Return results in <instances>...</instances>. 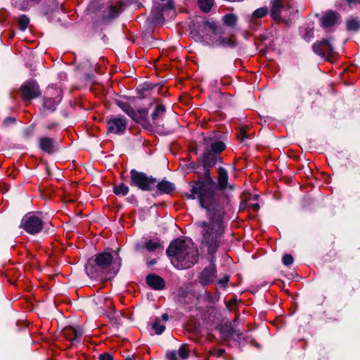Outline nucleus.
Segmentation results:
<instances>
[{
    "label": "nucleus",
    "instance_id": "1",
    "mask_svg": "<svg viewBox=\"0 0 360 360\" xmlns=\"http://www.w3.org/2000/svg\"><path fill=\"white\" fill-rule=\"evenodd\" d=\"M205 167V182H195L191 187V193L184 196L188 199H196L202 208L206 212L207 221L199 224L202 229V245L207 248L209 254L215 253L219 248L224 233V204L215 193V184L210 176L209 170Z\"/></svg>",
    "mask_w": 360,
    "mask_h": 360
},
{
    "label": "nucleus",
    "instance_id": "2",
    "mask_svg": "<svg viewBox=\"0 0 360 360\" xmlns=\"http://www.w3.org/2000/svg\"><path fill=\"white\" fill-rule=\"evenodd\" d=\"M167 253L178 269H188L197 262L198 250L191 240H176L169 246Z\"/></svg>",
    "mask_w": 360,
    "mask_h": 360
},
{
    "label": "nucleus",
    "instance_id": "3",
    "mask_svg": "<svg viewBox=\"0 0 360 360\" xmlns=\"http://www.w3.org/2000/svg\"><path fill=\"white\" fill-rule=\"evenodd\" d=\"M155 179L135 169L131 171V184L143 191L150 190L155 184Z\"/></svg>",
    "mask_w": 360,
    "mask_h": 360
},
{
    "label": "nucleus",
    "instance_id": "4",
    "mask_svg": "<svg viewBox=\"0 0 360 360\" xmlns=\"http://www.w3.org/2000/svg\"><path fill=\"white\" fill-rule=\"evenodd\" d=\"M43 226L41 219L33 214H28L22 219L20 227L30 234L39 233Z\"/></svg>",
    "mask_w": 360,
    "mask_h": 360
},
{
    "label": "nucleus",
    "instance_id": "5",
    "mask_svg": "<svg viewBox=\"0 0 360 360\" xmlns=\"http://www.w3.org/2000/svg\"><path fill=\"white\" fill-rule=\"evenodd\" d=\"M20 92L24 100L34 99L40 95L39 86L34 81H28L22 85Z\"/></svg>",
    "mask_w": 360,
    "mask_h": 360
},
{
    "label": "nucleus",
    "instance_id": "6",
    "mask_svg": "<svg viewBox=\"0 0 360 360\" xmlns=\"http://www.w3.org/2000/svg\"><path fill=\"white\" fill-rule=\"evenodd\" d=\"M116 103L125 113H127L132 120L136 122H141L145 120L148 115V111L146 109L134 111L126 102L117 101Z\"/></svg>",
    "mask_w": 360,
    "mask_h": 360
},
{
    "label": "nucleus",
    "instance_id": "7",
    "mask_svg": "<svg viewBox=\"0 0 360 360\" xmlns=\"http://www.w3.org/2000/svg\"><path fill=\"white\" fill-rule=\"evenodd\" d=\"M271 11L270 15L271 18L277 21H284L285 19L286 15L284 13L286 10L285 9L284 5L281 0H271Z\"/></svg>",
    "mask_w": 360,
    "mask_h": 360
},
{
    "label": "nucleus",
    "instance_id": "8",
    "mask_svg": "<svg viewBox=\"0 0 360 360\" xmlns=\"http://www.w3.org/2000/svg\"><path fill=\"white\" fill-rule=\"evenodd\" d=\"M218 173L217 185L215 188L222 191H233L234 189V185L228 182L229 176L226 170L222 167H219Z\"/></svg>",
    "mask_w": 360,
    "mask_h": 360
},
{
    "label": "nucleus",
    "instance_id": "9",
    "mask_svg": "<svg viewBox=\"0 0 360 360\" xmlns=\"http://www.w3.org/2000/svg\"><path fill=\"white\" fill-rule=\"evenodd\" d=\"M107 127L108 131L117 134H121L127 128V122L124 118L114 117L108 120Z\"/></svg>",
    "mask_w": 360,
    "mask_h": 360
},
{
    "label": "nucleus",
    "instance_id": "10",
    "mask_svg": "<svg viewBox=\"0 0 360 360\" xmlns=\"http://www.w3.org/2000/svg\"><path fill=\"white\" fill-rule=\"evenodd\" d=\"M314 51L322 56L328 55L333 53V48L328 40H322L316 42L313 46Z\"/></svg>",
    "mask_w": 360,
    "mask_h": 360
},
{
    "label": "nucleus",
    "instance_id": "11",
    "mask_svg": "<svg viewBox=\"0 0 360 360\" xmlns=\"http://www.w3.org/2000/svg\"><path fill=\"white\" fill-rule=\"evenodd\" d=\"M215 266L210 264L209 266L206 267L201 273V282L207 285L214 281L215 279Z\"/></svg>",
    "mask_w": 360,
    "mask_h": 360
},
{
    "label": "nucleus",
    "instance_id": "12",
    "mask_svg": "<svg viewBox=\"0 0 360 360\" xmlns=\"http://www.w3.org/2000/svg\"><path fill=\"white\" fill-rule=\"evenodd\" d=\"M146 281L148 285L155 290H161L165 286V282L163 279L157 275H148L147 276Z\"/></svg>",
    "mask_w": 360,
    "mask_h": 360
},
{
    "label": "nucleus",
    "instance_id": "13",
    "mask_svg": "<svg viewBox=\"0 0 360 360\" xmlns=\"http://www.w3.org/2000/svg\"><path fill=\"white\" fill-rule=\"evenodd\" d=\"M112 257L110 253L103 252L96 255V264L101 268H105L112 262Z\"/></svg>",
    "mask_w": 360,
    "mask_h": 360
},
{
    "label": "nucleus",
    "instance_id": "14",
    "mask_svg": "<svg viewBox=\"0 0 360 360\" xmlns=\"http://www.w3.org/2000/svg\"><path fill=\"white\" fill-rule=\"evenodd\" d=\"M202 159L205 167H211L216 164L217 158L210 150L207 149L202 155Z\"/></svg>",
    "mask_w": 360,
    "mask_h": 360
},
{
    "label": "nucleus",
    "instance_id": "15",
    "mask_svg": "<svg viewBox=\"0 0 360 360\" xmlns=\"http://www.w3.org/2000/svg\"><path fill=\"white\" fill-rule=\"evenodd\" d=\"M338 20V15L333 11H329L323 17L322 25L324 27H331Z\"/></svg>",
    "mask_w": 360,
    "mask_h": 360
},
{
    "label": "nucleus",
    "instance_id": "16",
    "mask_svg": "<svg viewBox=\"0 0 360 360\" xmlns=\"http://www.w3.org/2000/svg\"><path fill=\"white\" fill-rule=\"evenodd\" d=\"M39 147L44 151L51 153L53 150V141L51 138L44 137L39 140Z\"/></svg>",
    "mask_w": 360,
    "mask_h": 360
},
{
    "label": "nucleus",
    "instance_id": "17",
    "mask_svg": "<svg viewBox=\"0 0 360 360\" xmlns=\"http://www.w3.org/2000/svg\"><path fill=\"white\" fill-rule=\"evenodd\" d=\"M158 188L162 193H169L174 190L175 187L174 184L168 181L163 180L158 184Z\"/></svg>",
    "mask_w": 360,
    "mask_h": 360
},
{
    "label": "nucleus",
    "instance_id": "18",
    "mask_svg": "<svg viewBox=\"0 0 360 360\" xmlns=\"http://www.w3.org/2000/svg\"><path fill=\"white\" fill-rule=\"evenodd\" d=\"M122 6V4L121 2H117L116 5L110 6L106 17L111 18L117 16L121 11Z\"/></svg>",
    "mask_w": 360,
    "mask_h": 360
},
{
    "label": "nucleus",
    "instance_id": "19",
    "mask_svg": "<svg viewBox=\"0 0 360 360\" xmlns=\"http://www.w3.org/2000/svg\"><path fill=\"white\" fill-rule=\"evenodd\" d=\"M238 18L235 14L229 13L223 17V22L227 26L233 27L236 24Z\"/></svg>",
    "mask_w": 360,
    "mask_h": 360
},
{
    "label": "nucleus",
    "instance_id": "20",
    "mask_svg": "<svg viewBox=\"0 0 360 360\" xmlns=\"http://www.w3.org/2000/svg\"><path fill=\"white\" fill-rule=\"evenodd\" d=\"M129 187L124 184L115 186L113 188V192L116 195H126L129 193Z\"/></svg>",
    "mask_w": 360,
    "mask_h": 360
},
{
    "label": "nucleus",
    "instance_id": "21",
    "mask_svg": "<svg viewBox=\"0 0 360 360\" xmlns=\"http://www.w3.org/2000/svg\"><path fill=\"white\" fill-rule=\"evenodd\" d=\"M198 4L201 10L208 12L214 4V0H198Z\"/></svg>",
    "mask_w": 360,
    "mask_h": 360
},
{
    "label": "nucleus",
    "instance_id": "22",
    "mask_svg": "<svg viewBox=\"0 0 360 360\" xmlns=\"http://www.w3.org/2000/svg\"><path fill=\"white\" fill-rule=\"evenodd\" d=\"M165 108L162 105H157L155 110L152 114V119L153 121L157 120L165 113Z\"/></svg>",
    "mask_w": 360,
    "mask_h": 360
},
{
    "label": "nucleus",
    "instance_id": "23",
    "mask_svg": "<svg viewBox=\"0 0 360 360\" xmlns=\"http://www.w3.org/2000/svg\"><path fill=\"white\" fill-rule=\"evenodd\" d=\"M224 148L225 145L221 141H216L211 145V149L215 153H221L224 150Z\"/></svg>",
    "mask_w": 360,
    "mask_h": 360
},
{
    "label": "nucleus",
    "instance_id": "24",
    "mask_svg": "<svg viewBox=\"0 0 360 360\" xmlns=\"http://www.w3.org/2000/svg\"><path fill=\"white\" fill-rule=\"evenodd\" d=\"M153 328L155 330V333L158 335H160L165 330V326L160 324V321L157 319L153 324Z\"/></svg>",
    "mask_w": 360,
    "mask_h": 360
},
{
    "label": "nucleus",
    "instance_id": "25",
    "mask_svg": "<svg viewBox=\"0 0 360 360\" xmlns=\"http://www.w3.org/2000/svg\"><path fill=\"white\" fill-rule=\"evenodd\" d=\"M268 12V9L266 7L257 8L252 13V17L255 18H259L265 16Z\"/></svg>",
    "mask_w": 360,
    "mask_h": 360
},
{
    "label": "nucleus",
    "instance_id": "26",
    "mask_svg": "<svg viewBox=\"0 0 360 360\" xmlns=\"http://www.w3.org/2000/svg\"><path fill=\"white\" fill-rule=\"evenodd\" d=\"M160 246V244L158 241L149 240L146 243V248L150 252L154 251L155 250L158 249Z\"/></svg>",
    "mask_w": 360,
    "mask_h": 360
},
{
    "label": "nucleus",
    "instance_id": "27",
    "mask_svg": "<svg viewBox=\"0 0 360 360\" xmlns=\"http://www.w3.org/2000/svg\"><path fill=\"white\" fill-rule=\"evenodd\" d=\"M178 354L181 359H186L189 355V352L186 346L182 345L178 351Z\"/></svg>",
    "mask_w": 360,
    "mask_h": 360
},
{
    "label": "nucleus",
    "instance_id": "28",
    "mask_svg": "<svg viewBox=\"0 0 360 360\" xmlns=\"http://www.w3.org/2000/svg\"><path fill=\"white\" fill-rule=\"evenodd\" d=\"M29 18L26 15H22L19 18V25L21 30H25L28 24H29Z\"/></svg>",
    "mask_w": 360,
    "mask_h": 360
},
{
    "label": "nucleus",
    "instance_id": "29",
    "mask_svg": "<svg viewBox=\"0 0 360 360\" xmlns=\"http://www.w3.org/2000/svg\"><path fill=\"white\" fill-rule=\"evenodd\" d=\"M359 22L356 20H349L347 21V29L349 30H356L359 27Z\"/></svg>",
    "mask_w": 360,
    "mask_h": 360
},
{
    "label": "nucleus",
    "instance_id": "30",
    "mask_svg": "<svg viewBox=\"0 0 360 360\" xmlns=\"http://www.w3.org/2000/svg\"><path fill=\"white\" fill-rule=\"evenodd\" d=\"M282 261L285 265H290L293 262V257L290 255H285L283 257Z\"/></svg>",
    "mask_w": 360,
    "mask_h": 360
},
{
    "label": "nucleus",
    "instance_id": "31",
    "mask_svg": "<svg viewBox=\"0 0 360 360\" xmlns=\"http://www.w3.org/2000/svg\"><path fill=\"white\" fill-rule=\"evenodd\" d=\"M167 358L168 360H178L177 354L175 351L168 352L167 354Z\"/></svg>",
    "mask_w": 360,
    "mask_h": 360
},
{
    "label": "nucleus",
    "instance_id": "32",
    "mask_svg": "<svg viewBox=\"0 0 360 360\" xmlns=\"http://www.w3.org/2000/svg\"><path fill=\"white\" fill-rule=\"evenodd\" d=\"M248 135L246 134V131L245 129H241L240 133L238 134V139L243 141L245 139L248 138Z\"/></svg>",
    "mask_w": 360,
    "mask_h": 360
},
{
    "label": "nucleus",
    "instance_id": "33",
    "mask_svg": "<svg viewBox=\"0 0 360 360\" xmlns=\"http://www.w3.org/2000/svg\"><path fill=\"white\" fill-rule=\"evenodd\" d=\"M68 330H69V329H67V331ZM70 330H71L75 334V338L81 337L82 335V331L80 329H76L74 328H70Z\"/></svg>",
    "mask_w": 360,
    "mask_h": 360
},
{
    "label": "nucleus",
    "instance_id": "34",
    "mask_svg": "<svg viewBox=\"0 0 360 360\" xmlns=\"http://www.w3.org/2000/svg\"><path fill=\"white\" fill-rule=\"evenodd\" d=\"M52 103V100L51 98H47L44 101V105L49 108V109H54L55 108V105H56V103H53V105L51 104Z\"/></svg>",
    "mask_w": 360,
    "mask_h": 360
},
{
    "label": "nucleus",
    "instance_id": "35",
    "mask_svg": "<svg viewBox=\"0 0 360 360\" xmlns=\"http://www.w3.org/2000/svg\"><path fill=\"white\" fill-rule=\"evenodd\" d=\"M99 360H113V358L109 354H103L100 355Z\"/></svg>",
    "mask_w": 360,
    "mask_h": 360
},
{
    "label": "nucleus",
    "instance_id": "36",
    "mask_svg": "<svg viewBox=\"0 0 360 360\" xmlns=\"http://www.w3.org/2000/svg\"><path fill=\"white\" fill-rule=\"evenodd\" d=\"M207 25L213 31V32L216 33L217 32L218 26L217 25L216 23L209 22L207 23Z\"/></svg>",
    "mask_w": 360,
    "mask_h": 360
},
{
    "label": "nucleus",
    "instance_id": "37",
    "mask_svg": "<svg viewBox=\"0 0 360 360\" xmlns=\"http://www.w3.org/2000/svg\"><path fill=\"white\" fill-rule=\"evenodd\" d=\"M248 207L257 211L259 209V205L258 203H250Z\"/></svg>",
    "mask_w": 360,
    "mask_h": 360
},
{
    "label": "nucleus",
    "instance_id": "38",
    "mask_svg": "<svg viewBox=\"0 0 360 360\" xmlns=\"http://www.w3.org/2000/svg\"><path fill=\"white\" fill-rule=\"evenodd\" d=\"M229 280V276H224L223 278L219 280V283L221 284V285H224L226 284Z\"/></svg>",
    "mask_w": 360,
    "mask_h": 360
},
{
    "label": "nucleus",
    "instance_id": "39",
    "mask_svg": "<svg viewBox=\"0 0 360 360\" xmlns=\"http://www.w3.org/2000/svg\"><path fill=\"white\" fill-rule=\"evenodd\" d=\"M162 319L165 321H167L169 319V316L167 314H163L162 315Z\"/></svg>",
    "mask_w": 360,
    "mask_h": 360
},
{
    "label": "nucleus",
    "instance_id": "40",
    "mask_svg": "<svg viewBox=\"0 0 360 360\" xmlns=\"http://www.w3.org/2000/svg\"><path fill=\"white\" fill-rule=\"evenodd\" d=\"M136 250L140 251L141 250V246L140 245H136Z\"/></svg>",
    "mask_w": 360,
    "mask_h": 360
},
{
    "label": "nucleus",
    "instance_id": "41",
    "mask_svg": "<svg viewBox=\"0 0 360 360\" xmlns=\"http://www.w3.org/2000/svg\"><path fill=\"white\" fill-rule=\"evenodd\" d=\"M155 262H155V259H153V260H151V261L150 262V263H149V264H154Z\"/></svg>",
    "mask_w": 360,
    "mask_h": 360
},
{
    "label": "nucleus",
    "instance_id": "42",
    "mask_svg": "<svg viewBox=\"0 0 360 360\" xmlns=\"http://www.w3.org/2000/svg\"><path fill=\"white\" fill-rule=\"evenodd\" d=\"M346 1L348 2V4H352V2L355 1V0H346Z\"/></svg>",
    "mask_w": 360,
    "mask_h": 360
},
{
    "label": "nucleus",
    "instance_id": "43",
    "mask_svg": "<svg viewBox=\"0 0 360 360\" xmlns=\"http://www.w3.org/2000/svg\"><path fill=\"white\" fill-rule=\"evenodd\" d=\"M125 360H135L134 357H128Z\"/></svg>",
    "mask_w": 360,
    "mask_h": 360
},
{
    "label": "nucleus",
    "instance_id": "44",
    "mask_svg": "<svg viewBox=\"0 0 360 360\" xmlns=\"http://www.w3.org/2000/svg\"><path fill=\"white\" fill-rule=\"evenodd\" d=\"M224 351L222 349L219 350V355H221Z\"/></svg>",
    "mask_w": 360,
    "mask_h": 360
},
{
    "label": "nucleus",
    "instance_id": "45",
    "mask_svg": "<svg viewBox=\"0 0 360 360\" xmlns=\"http://www.w3.org/2000/svg\"><path fill=\"white\" fill-rule=\"evenodd\" d=\"M234 304V302H230L228 307H230L231 304Z\"/></svg>",
    "mask_w": 360,
    "mask_h": 360
}]
</instances>
